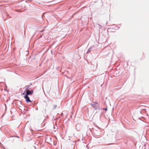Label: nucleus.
<instances>
[{"label": "nucleus", "instance_id": "6e6552de", "mask_svg": "<svg viewBox=\"0 0 149 149\" xmlns=\"http://www.w3.org/2000/svg\"><path fill=\"white\" fill-rule=\"evenodd\" d=\"M103 110H105V111H107V108H103Z\"/></svg>", "mask_w": 149, "mask_h": 149}, {"label": "nucleus", "instance_id": "9d476101", "mask_svg": "<svg viewBox=\"0 0 149 149\" xmlns=\"http://www.w3.org/2000/svg\"><path fill=\"white\" fill-rule=\"evenodd\" d=\"M5 2L6 1H0V2Z\"/></svg>", "mask_w": 149, "mask_h": 149}, {"label": "nucleus", "instance_id": "f257e3e1", "mask_svg": "<svg viewBox=\"0 0 149 149\" xmlns=\"http://www.w3.org/2000/svg\"><path fill=\"white\" fill-rule=\"evenodd\" d=\"M91 105L95 109H96L98 107H99V105L97 102H93V104H91Z\"/></svg>", "mask_w": 149, "mask_h": 149}, {"label": "nucleus", "instance_id": "39448f33", "mask_svg": "<svg viewBox=\"0 0 149 149\" xmlns=\"http://www.w3.org/2000/svg\"><path fill=\"white\" fill-rule=\"evenodd\" d=\"M29 86H26V90H25V91H27V90H29L28 89L29 88Z\"/></svg>", "mask_w": 149, "mask_h": 149}, {"label": "nucleus", "instance_id": "20e7f679", "mask_svg": "<svg viewBox=\"0 0 149 149\" xmlns=\"http://www.w3.org/2000/svg\"><path fill=\"white\" fill-rule=\"evenodd\" d=\"M93 49L92 47H91L88 49L87 52V53L88 54L91 51V50Z\"/></svg>", "mask_w": 149, "mask_h": 149}, {"label": "nucleus", "instance_id": "423d86ee", "mask_svg": "<svg viewBox=\"0 0 149 149\" xmlns=\"http://www.w3.org/2000/svg\"><path fill=\"white\" fill-rule=\"evenodd\" d=\"M53 107L54 109H55L57 107V105H54Z\"/></svg>", "mask_w": 149, "mask_h": 149}, {"label": "nucleus", "instance_id": "f03ea898", "mask_svg": "<svg viewBox=\"0 0 149 149\" xmlns=\"http://www.w3.org/2000/svg\"><path fill=\"white\" fill-rule=\"evenodd\" d=\"M26 94L25 95H32L33 92V90H27L26 91Z\"/></svg>", "mask_w": 149, "mask_h": 149}, {"label": "nucleus", "instance_id": "0eeeda50", "mask_svg": "<svg viewBox=\"0 0 149 149\" xmlns=\"http://www.w3.org/2000/svg\"><path fill=\"white\" fill-rule=\"evenodd\" d=\"M25 92L26 93V91H25L23 93H22V94L23 95H25V94H25Z\"/></svg>", "mask_w": 149, "mask_h": 149}, {"label": "nucleus", "instance_id": "9b49d317", "mask_svg": "<svg viewBox=\"0 0 149 149\" xmlns=\"http://www.w3.org/2000/svg\"><path fill=\"white\" fill-rule=\"evenodd\" d=\"M5 107H6V104H5Z\"/></svg>", "mask_w": 149, "mask_h": 149}, {"label": "nucleus", "instance_id": "1a4fd4ad", "mask_svg": "<svg viewBox=\"0 0 149 149\" xmlns=\"http://www.w3.org/2000/svg\"><path fill=\"white\" fill-rule=\"evenodd\" d=\"M54 129H55V128L56 129H58L57 127H56V128L54 126Z\"/></svg>", "mask_w": 149, "mask_h": 149}, {"label": "nucleus", "instance_id": "7ed1b4c3", "mask_svg": "<svg viewBox=\"0 0 149 149\" xmlns=\"http://www.w3.org/2000/svg\"><path fill=\"white\" fill-rule=\"evenodd\" d=\"M24 98L25 99L27 103L29 102H33V101H31L29 97L28 96V95H25L24 96Z\"/></svg>", "mask_w": 149, "mask_h": 149}, {"label": "nucleus", "instance_id": "f8f14e48", "mask_svg": "<svg viewBox=\"0 0 149 149\" xmlns=\"http://www.w3.org/2000/svg\"><path fill=\"white\" fill-rule=\"evenodd\" d=\"M63 114V113H61V115H62Z\"/></svg>", "mask_w": 149, "mask_h": 149}]
</instances>
